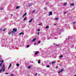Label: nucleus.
Instances as JSON below:
<instances>
[{
    "mask_svg": "<svg viewBox=\"0 0 76 76\" xmlns=\"http://www.w3.org/2000/svg\"><path fill=\"white\" fill-rule=\"evenodd\" d=\"M44 9H45V10H46V9H47V7H45V8H44Z\"/></svg>",
    "mask_w": 76,
    "mask_h": 76,
    "instance_id": "nucleus-43",
    "label": "nucleus"
},
{
    "mask_svg": "<svg viewBox=\"0 0 76 76\" xmlns=\"http://www.w3.org/2000/svg\"><path fill=\"white\" fill-rule=\"evenodd\" d=\"M50 39V38L48 37V38H47V39Z\"/></svg>",
    "mask_w": 76,
    "mask_h": 76,
    "instance_id": "nucleus-36",
    "label": "nucleus"
},
{
    "mask_svg": "<svg viewBox=\"0 0 76 76\" xmlns=\"http://www.w3.org/2000/svg\"><path fill=\"white\" fill-rule=\"evenodd\" d=\"M69 39V38H67V39Z\"/></svg>",
    "mask_w": 76,
    "mask_h": 76,
    "instance_id": "nucleus-52",
    "label": "nucleus"
},
{
    "mask_svg": "<svg viewBox=\"0 0 76 76\" xmlns=\"http://www.w3.org/2000/svg\"><path fill=\"white\" fill-rule=\"evenodd\" d=\"M16 31H17V29L14 28L13 29V32H16Z\"/></svg>",
    "mask_w": 76,
    "mask_h": 76,
    "instance_id": "nucleus-4",
    "label": "nucleus"
},
{
    "mask_svg": "<svg viewBox=\"0 0 76 76\" xmlns=\"http://www.w3.org/2000/svg\"><path fill=\"white\" fill-rule=\"evenodd\" d=\"M6 39L5 38H3V39H2V42H3V44L1 46L2 47H6V44H5V41H6Z\"/></svg>",
    "mask_w": 76,
    "mask_h": 76,
    "instance_id": "nucleus-1",
    "label": "nucleus"
},
{
    "mask_svg": "<svg viewBox=\"0 0 76 76\" xmlns=\"http://www.w3.org/2000/svg\"><path fill=\"white\" fill-rule=\"evenodd\" d=\"M35 12V10H33V11L32 12V13H34V12Z\"/></svg>",
    "mask_w": 76,
    "mask_h": 76,
    "instance_id": "nucleus-19",
    "label": "nucleus"
},
{
    "mask_svg": "<svg viewBox=\"0 0 76 76\" xmlns=\"http://www.w3.org/2000/svg\"><path fill=\"white\" fill-rule=\"evenodd\" d=\"M63 31V30L61 29V30H59V31Z\"/></svg>",
    "mask_w": 76,
    "mask_h": 76,
    "instance_id": "nucleus-45",
    "label": "nucleus"
},
{
    "mask_svg": "<svg viewBox=\"0 0 76 76\" xmlns=\"http://www.w3.org/2000/svg\"><path fill=\"white\" fill-rule=\"evenodd\" d=\"M2 64L1 63L0 64V66H1Z\"/></svg>",
    "mask_w": 76,
    "mask_h": 76,
    "instance_id": "nucleus-37",
    "label": "nucleus"
},
{
    "mask_svg": "<svg viewBox=\"0 0 76 76\" xmlns=\"http://www.w3.org/2000/svg\"><path fill=\"white\" fill-rule=\"evenodd\" d=\"M54 25L56 26V25H57V24H54Z\"/></svg>",
    "mask_w": 76,
    "mask_h": 76,
    "instance_id": "nucleus-48",
    "label": "nucleus"
},
{
    "mask_svg": "<svg viewBox=\"0 0 76 76\" xmlns=\"http://www.w3.org/2000/svg\"><path fill=\"white\" fill-rule=\"evenodd\" d=\"M3 10V8H1L0 9L1 10Z\"/></svg>",
    "mask_w": 76,
    "mask_h": 76,
    "instance_id": "nucleus-51",
    "label": "nucleus"
},
{
    "mask_svg": "<svg viewBox=\"0 0 76 76\" xmlns=\"http://www.w3.org/2000/svg\"><path fill=\"white\" fill-rule=\"evenodd\" d=\"M59 58H61L62 57H63V55H61L59 57Z\"/></svg>",
    "mask_w": 76,
    "mask_h": 76,
    "instance_id": "nucleus-18",
    "label": "nucleus"
},
{
    "mask_svg": "<svg viewBox=\"0 0 76 76\" xmlns=\"http://www.w3.org/2000/svg\"><path fill=\"white\" fill-rule=\"evenodd\" d=\"M23 34H24V33H23L22 32L20 33L19 34V35H23Z\"/></svg>",
    "mask_w": 76,
    "mask_h": 76,
    "instance_id": "nucleus-11",
    "label": "nucleus"
},
{
    "mask_svg": "<svg viewBox=\"0 0 76 76\" xmlns=\"http://www.w3.org/2000/svg\"><path fill=\"white\" fill-rule=\"evenodd\" d=\"M26 14H27V13H26L24 14L23 15V17H24V16H25L26 15Z\"/></svg>",
    "mask_w": 76,
    "mask_h": 76,
    "instance_id": "nucleus-9",
    "label": "nucleus"
},
{
    "mask_svg": "<svg viewBox=\"0 0 76 76\" xmlns=\"http://www.w3.org/2000/svg\"><path fill=\"white\" fill-rule=\"evenodd\" d=\"M66 4H67V3H65L64 4V6H66Z\"/></svg>",
    "mask_w": 76,
    "mask_h": 76,
    "instance_id": "nucleus-33",
    "label": "nucleus"
},
{
    "mask_svg": "<svg viewBox=\"0 0 76 76\" xmlns=\"http://www.w3.org/2000/svg\"><path fill=\"white\" fill-rule=\"evenodd\" d=\"M38 35H39V32H38L37 33Z\"/></svg>",
    "mask_w": 76,
    "mask_h": 76,
    "instance_id": "nucleus-46",
    "label": "nucleus"
},
{
    "mask_svg": "<svg viewBox=\"0 0 76 76\" xmlns=\"http://www.w3.org/2000/svg\"><path fill=\"white\" fill-rule=\"evenodd\" d=\"M3 70V69H1L0 70V73H1V72H2V70Z\"/></svg>",
    "mask_w": 76,
    "mask_h": 76,
    "instance_id": "nucleus-22",
    "label": "nucleus"
},
{
    "mask_svg": "<svg viewBox=\"0 0 76 76\" xmlns=\"http://www.w3.org/2000/svg\"><path fill=\"white\" fill-rule=\"evenodd\" d=\"M29 6H31V4H30L28 5Z\"/></svg>",
    "mask_w": 76,
    "mask_h": 76,
    "instance_id": "nucleus-41",
    "label": "nucleus"
},
{
    "mask_svg": "<svg viewBox=\"0 0 76 76\" xmlns=\"http://www.w3.org/2000/svg\"><path fill=\"white\" fill-rule=\"evenodd\" d=\"M29 47V45H27V46L26 48H28V47Z\"/></svg>",
    "mask_w": 76,
    "mask_h": 76,
    "instance_id": "nucleus-27",
    "label": "nucleus"
},
{
    "mask_svg": "<svg viewBox=\"0 0 76 76\" xmlns=\"http://www.w3.org/2000/svg\"><path fill=\"white\" fill-rule=\"evenodd\" d=\"M55 39H56V38H55Z\"/></svg>",
    "mask_w": 76,
    "mask_h": 76,
    "instance_id": "nucleus-58",
    "label": "nucleus"
},
{
    "mask_svg": "<svg viewBox=\"0 0 76 76\" xmlns=\"http://www.w3.org/2000/svg\"><path fill=\"white\" fill-rule=\"evenodd\" d=\"M5 67V66H4V65H3V66L1 68L2 69H3Z\"/></svg>",
    "mask_w": 76,
    "mask_h": 76,
    "instance_id": "nucleus-14",
    "label": "nucleus"
},
{
    "mask_svg": "<svg viewBox=\"0 0 76 76\" xmlns=\"http://www.w3.org/2000/svg\"><path fill=\"white\" fill-rule=\"evenodd\" d=\"M1 31H2V29H0V32H1Z\"/></svg>",
    "mask_w": 76,
    "mask_h": 76,
    "instance_id": "nucleus-40",
    "label": "nucleus"
},
{
    "mask_svg": "<svg viewBox=\"0 0 76 76\" xmlns=\"http://www.w3.org/2000/svg\"><path fill=\"white\" fill-rule=\"evenodd\" d=\"M14 32L13 31H10L9 32V35H10V34H14Z\"/></svg>",
    "mask_w": 76,
    "mask_h": 76,
    "instance_id": "nucleus-2",
    "label": "nucleus"
},
{
    "mask_svg": "<svg viewBox=\"0 0 76 76\" xmlns=\"http://www.w3.org/2000/svg\"><path fill=\"white\" fill-rule=\"evenodd\" d=\"M74 76H76V75H74Z\"/></svg>",
    "mask_w": 76,
    "mask_h": 76,
    "instance_id": "nucleus-55",
    "label": "nucleus"
},
{
    "mask_svg": "<svg viewBox=\"0 0 76 76\" xmlns=\"http://www.w3.org/2000/svg\"><path fill=\"white\" fill-rule=\"evenodd\" d=\"M58 29H59V28H58Z\"/></svg>",
    "mask_w": 76,
    "mask_h": 76,
    "instance_id": "nucleus-54",
    "label": "nucleus"
},
{
    "mask_svg": "<svg viewBox=\"0 0 76 76\" xmlns=\"http://www.w3.org/2000/svg\"><path fill=\"white\" fill-rule=\"evenodd\" d=\"M26 18H25L23 20V21L25 20H26Z\"/></svg>",
    "mask_w": 76,
    "mask_h": 76,
    "instance_id": "nucleus-26",
    "label": "nucleus"
},
{
    "mask_svg": "<svg viewBox=\"0 0 76 76\" xmlns=\"http://www.w3.org/2000/svg\"><path fill=\"white\" fill-rule=\"evenodd\" d=\"M11 66H12V64H11L8 67V69H10V67H11Z\"/></svg>",
    "mask_w": 76,
    "mask_h": 76,
    "instance_id": "nucleus-8",
    "label": "nucleus"
},
{
    "mask_svg": "<svg viewBox=\"0 0 76 76\" xmlns=\"http://www.w3.org/2000/svg\"><path fill=\"white\" fill-rule=\"evenodd\" d=\"M63 71V69H61L60 70H59V71L58 72V73H60L61 72H62Z\"/></svg>",
    "mask_w": 76,
    "mask_h": 76,
    "instance_id": "nucleus-3",
    "label": "nucleus"
},
{
    "mask_svg": "<svg viewBox=\"0 0 76 76\" xmlns=\"http://www.w3.org/2000/svg\"><path fill=\"white\" fill-rule=\"evenodd\" d=\"M5 74H6V75H8V74H9V73H5Z\"/></svg>",
    "mask_w": 76,
    "mask_h": 76,
    "instance_id": "nucleus-39",
    "label": "nucleus"
},
{
    "mask_svg": "<svg viewBox=\"0 0 76 76\" xmlns=\"http://www.w3.org/2000/svg\"><path fill=\"white\" fill-rule=\"evenodd\" d=\"M3 61H4L3 60H0V62L1 63H3Z\"/></svg>",
    "mask_w": 76,
    "mask_h": 76,
    "instance_id": "nucleus-13",
    "label": "nucleus"
},
{
    "mask_svg": "<svg viewBox=\"0 0 76 76\" xmlns=\"http://www.w3.org/2000/svg\"><path fill=\"white\" fill-rule=\"evenodd\" d=\"M16 65L17 66V67H18V66H19V64H17Z\"/></svg>",
    "mask_w": 76,
    "mask_h": 76,
    "instance_id": "nucleus-20",
    "label": "nucleus"
},
{
    "mask_svg": "<svg viewBox=\"0 0 76 76\" xmlns=\"http://www.w3.org/2000/svg\"><path fill=\"white\" fill-rule=\"evenodd\" d=\"M6 28H5V29H3V31H6Z\"/></svg>",
    "mask_w": 76,
    "mask_h": 76,
    "instance_id": "nucleus-30",
    "label": "nucleus"
},
{
    "mask_svg": "<svg viewBox=\"0 0 76 76\" xmlns=\"http://www.w3.org/2000/svg\"><path fill=\"white\" fill-rule=\"evenodd\" d=\"M73 23H74V24H75V23H76V22H74Z\"/></svg>",
    "mask_w": 76,
    "mask_h": 76,
    "instance_id": "nucleus-47",
    "label": "nucleus"
},
{
    "mask_svg": "<svg viewBox=\"0 0 76 76\" xmlns=\"http://www.w3.org/2000/svg\"><path fill=\"white\" fill-rule=\"evenodd\" d=\"M48 28H49V26H48L46 27L45 28L47 29Z\"/></svg>",
    "mask_w": 76,
    "mask_h": 76,
    "instance_id": "nucleus-17",
    "label": "nucleus"
},
{
    "mask_svg": "<svg viewBox=\"0 0 76 76\" xmlns=\"http://www.w3.org/2000/svg\"><path fill=\"white\" fill-rule=\"evenodd\" d=\"M37 73H36L35 74V76H37Z\"/></svg>",
    "mask_w": 76,
    "mask_h": 76,
    "instance_id": "nucleus-35",
    "label": "nucleus"
},
{
    "mask_svg": "<svg viewBox=\"0 0 76 76\" xmlns=\"http://www.w3.org/2000/svg\"><path fill=\"white\" fill-rule=\"evenodd\" d=\"M39 53V51H36L35 53L34 54H35V55H37V54H38Z\"/></svg>",
    "mask_w": 76,
    "mask_h": 76,
    "instance_id": "nucleus-5",
    "label": "nucleus"
},
{
    "mask_svg": "<svg viewBox=\"0 0 76 76\" xmlns=\"http://www.w3.org/2000/svg\"><path fill=\"white\" fill-rule=\"evenodd\" d=\"M46 67H50V66L49 65H47V66H46Z\"/></svg>",
    "mask_w": 76,
    "mask_h": 76,
    "instance_id": "nucleus-28",
    "label": "nucleus"
},
{
    "mask_svg": "<svg viewBox=\"0 0 76 76\" xmlns=\"http://www.w3.org/2000/svg\"><path fill=\"white\" fill-rule=\"evenodd\" d=\"M50 64H51V63H50Z\"/></svg>",
    "mask_w": 76,
    "mask_h": 76,
    "instance_id": "nucleus-56",
    "label": "nucleus"
},
{
    "mask_svg": "<svg viewBox=\"0 0 76 76\" xmlns=\"http://www.w3.org/2000/svg\"><path fill=\"white\" fill-rule=\"evenodd\" d=\"M42 25V24L41 23H40L39 24V25Z\"/></svg>",
    "mask_w": 76,
    "mask_h": 76,
    "instance_id": "nucleus-44",
    "label": "nucleus"
},
{
    "mask_svg": "<svg viewBox=\"0 0 76 76\" xmlns=\"http://www.w3.org/2000/svg\"><path fill=\"white\" fill-rule=\"evenodd\" d=\"M14 76V75H13V74H11L10 75V76Z\"/></svg>",
    "mask_w": 76,
    "mask_h": 76,
    "instance_id": "nucleus-32",
    "label": "nucleus"
},
{
    "mask_svg": "<svg viewBox=\"0 0 76 76\" xmlns=\"http://www.w3.org/2000/svg\"><path fill=\"white\" fill-rule=\"evenodd\" d=\"M51 15H52V12L51 11L49 12V16H50Z\"/></svg>",
    "mask_w": 76,
    "mask_h": 76,
    "instance_id": "nucleus-7",
    "label": "nucleus"
},
{
    "mask_svg": "<svg viewBox=\"0 0 76 76\" xmlns=\"http://www.w3.org/2000/svg\"><path fill=\"white\" fill-rule=\"evenodd\" d=\"M38 62L39 64H40V63H41V62L40 61V60H39L38 61Z\"/></svg>",
    "mask_w": 76,
    "mask_h": 76,
    "instance_id": "nucleus-21",
    "label": "nucleus"
},
{
    "mask_svg": "<svg viewBox=\"0 0 76 76\" xmlns=\"http://www.w3.org/2000/svg\"><path fill=\"white\" fill-rule=\"evenodd\" d=\"M0 58V59H1V58Z\"/></svg>",
    "mask_w": 76,
    "mask_h": 76,
    "instance_id": "nucleus-57",
    "label": "nucleus"
},
{
    "mask_svg": "<svg viewBox=\"0 0 76 76\" xmlns=\"http://www.w3.org/2000/svg\"><path fill=\"white\" fill-rule=\"evenodd\" d=\"M36 38H34V39H32V41H31V42H34L35 40H36Z\"/></svg>",
    "mask_w": 76,
    "mask_h": 76,
    "instance_id": "nucleus-6",
    "label": "nucleus"
},
{
    "mask_svg": "<svg viewBox=\"0 0 76 76\" xmlns=\"http://www.w3.org/2000/svg\"><path fill=\"white\" fill-rule=\"evenodd\" d=\"M32 20H33V19L31 18V20L29 21V23L31 22H32Z\"/></svg>",
    "mask_w": 76,
    "mask_h": 76,
    "instance_id": "nucleus-16",
    "label": "nucleus"
},
{
    "mask_svg": "<svg viewBox=\"0 0 76 76\" xmlns=\"http://www.w3.org/2000/svg\"><path fill=\"white\" fill-rule=\"evenodd\" d=\"M10 15L11 16H13V14L11 15Z\"/></svg>",
    "mask_w": 76,
    "mask_h": 76,
    "instance_id": "nucleus-49",
    "label": "nucleus"
},
{
    "mask_svg": "<svg viewBox=\"0 0 76 76\" xmlns=\"http://www.w3.org/2000/svg\"><path fill=\"white\" fill-rule=\"evenodd\" d=\"M58 68V66H56V69H57Z\"/></svg>",
    "mask_w": 76,
    "mask_h": 76,
    "instance_id": "nucleus-50",
    "label": "nucleus"
},
{
    "mask_svg": "<svg viewBox=\"0 0 76 76\" xmlns=\"http://www.w3.org/2000/svg\"><path fill=\"white\" fill-rule=\"evenodd\" d=\"M54 19V20H58V18H56Z\"/></svg>",
    "mask_w": 76,
    "mask_h": 76,
    "instance_id": "nucleus-15",
    "label": "nucleus"
},
{
    "mask_svg": "<svg viewBox=\"0 0 76 76\" xmlns=\"http://www.w3.org/2000/svg\"><path fill=\"white\" fill-rule=\"evenodd\" d=\"M40 43H41V41H39L38 42V44H40Z\"/></svg>",
    "mask_w": 76,
    "mask_h": 76,
    "instance_id": "nucleus-31",
    "label": "nucleus"
},
{
    "mask_svg": "<svg viewBox=\"0 0 76 76\" xmlns=\"http://www.w3.org/2000/svg\"><path fill=\"white\" fill-rule=\"evenodd\" d=\"M29 68H31V66H28V69H29Z\"/></svg>",
    "mask_w": 76,
    "mask_h": 76,
    "instance_id": "nucleus-34",
    "label": "nucleus"
},
{
    "mask_svg": "<svg viewBox=\"0 0 76 76\" xmlns=\"http://www.w3.org/2000/svg\"><path fill=\"white\" fill-rule=\"evenodd\" d=\"M56 63V61H53V62H51V63H52V64H54V63Z\"/></svg>",
    "mask_w": 76,
    "mask_h": 76,
    "instance_id": "nucleus-12",
    "label": "nucleus"
},
{
    "mask_svg": "<svg viewBox=\"0 0 76 76\" xmlns=\"http://www.w3.org/2000/svg\"><path fill=\"white\" fill-rule=\"evenodd\" d=\"M34 45H36V43H35Z\"/></svg>",
    "mask_w": 76,
    "mask_h": 76,
    "instance_id": "nucleus-53",
    "label": "nucleus"
},
{
    "mask_svg": "<svg viewBox=\"0 0 76 76\" xmlns=\"http://www.w3.org/2000/svg\"><path fill=\"white\" fill-rule=\"evenodd\" d=\"M66 12H64V15H66Z\"/></svg>",
    "mask_w": 76,
    "mask_h": 76,
    "instance_id": "nucleus-42",
    "label": "nucleus"
},
{
    "mask_svg": "<svg viewBox=\"0 0 76 76\" xmlns=\"http://www.w3.org/2000/svg\"><path fill=\"white\" fill-rule=\"evenodd\" d=\"M19 7H18V6L16 7V9H19Z\"/></svg>",
    "mask_w": 76,
    "mask_h": 76,
    "instance_id": "nucleus-23",
    "label": "nucleus"
},
{
    "mask_svg": "<svg viewBox=\"0 0 76 76\" xmlns=\"http://www.w3.org/2000/svg\"><path fill=\"white\" fill-rule=\"evenodd\" d=\"M5 71V69H2V72H4V71Z\"/></svg>",
    "mask_w": 76,
    "mask_h": 76,
    "instance_id": "nucleus-29",
    "label": "nucleus"
},
{
    "mask_svg": "<svg viewBox=\"0 0 76 76\" xmlns=\"http://www.w3.org/2000/svg\"><path fill=\"white\" fill-rule=\"evenodd\" d=\"M60 44L56 45V46L57 47H58V46H59V47H60Z\"/></svg>",
    "mask_w": 76,
    "mask_h": 76,
    "instance_id": "nucleus-25",
    "label": "nucleus"
},
{
    "mask_svg": "<svg viewBox=\"0 0 76 76\" xmlns=\"http://www.w3.org/2000/svg\"><path fill=\"white\" fill-rule=\"evenodd\" d=\"M26 14H27V13H26L24 14L23 15V17H24V16H25L26 15Z\"/></svg>",
    "mask_w": 76,
    "mask_h": 76,
    "instance_id": "nucleus-10",
    "label": "nucleus"
},
{
    "mask_svg": "<svg viewBox=\"0 0 76 76\" xmlns=\"http://www.w3.org/2000/svg\"><path fill=\"white\" fill-rule=\"evenodd\" d=\"M37 31H40V29H38L37 30Z\"/></svg>",
    "mask_w": 76,
    "mask_h": 76,
    "instance_id": "nucleus-38",
    "label": "nucleus"
},
{
    "mask_svg": "<svg viewBox=\"0 0 76 76\" xmlns=\"http://www.w3.org/2000/svg\"><path fill=\"white\" fill-rule=\"evenodd\" d=\"M74 4H70V6H74Z\"/></svg>",
    "mask_w": 76,
    "mask_h": 76,
    "instance_id": "nucleus-24",
    "label": "nucleus"
}]
</instances>
